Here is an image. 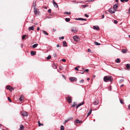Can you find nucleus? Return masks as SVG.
Listing matches in <instances>:
<instances>
[{
    "mask_svg": "<svg viewBox=\"0 0 130 130\" xmlns=\"http://www.w3.org/2000/svg\"><path fill=\"white\" fill-rule=\"evenodd\" d=\"M104 81L105 82H107L109 81L110 82H112L113 80L111 76H105L103 78Z\"/></svg>",
    "mask_w": 130,
    "mask_h": 130,
    "instance_id": "f257e3e1",
    "label": "nucleus"
},
{
    "mask_svg": "<svg viewBox=\"0 0 130 130\" xmlns=\"http://www.w3.org/2000/svg\"><path fill=\"white\" fill-rule=\"evenodd\" d=\"M71 31L74 33H76L78 31V29L75 27H72L71 29Z\"/></svg>",
    "mask_w": 130,
    "mask_h": 130,
    "instance_id": "f03ea898",
    "label": "nucleus"
},
{
    "mask_svg": "<svg viewBox=\"0 0 130 130\" xmlns=\"http://www.w3.org/2000/svg\"><path fill=\"white\" fill-rule=\"evenodd\" d=\"M74 40L76 41H78L80 40L79 38L77 36H75L73 37Z\"/></svg>",
    "mask_w": 130,
    "mask_h": 130,
    "instance_id": "7ed1b4c3",
    "label": "nucleus"
},
{
    "mask_svg": "<svg viewBox=\"0 0 130 130\" xmlns=\"http://www.w3.org/2000/svg\"><path fill=\"white\" fill-rule=\"evenodd\" d=\"M22 115L24 117H27V116L28 114L27 112L25 111H23L21 112Z\"/></svg>",
    "mask_w": 130,
    "mask_h": 130,
    "instance_id": "20e7f679",
    "label": "nucleus"
},
{
    "mask_svg": "<svg viewBox=\"0 0 130 130\" xmlns=\"http://www.w3.org/2000/svg\"><path fill=\"white\" fill-rule=\"evenodd\" d=\"M108 11L109 12L112 14L114 13L115 12V10L112 8L109 9L108 10Z\"/></svg>",
    "mask_w": 130,
    "mask_h": 130,
    "instance_id": "39448f33",
    "label": "nucleus"
},
{
    "mask_svg": "<svg viewBox=\"0 0 130 130\" xmlns=\"http://www.w3.org/2000/svg\"><path fill=\"white\" fill-rule=\"evenodd\" d=\"M66 99L69 103H72V101L71 97L68 96L67 98Z\"/></svg>",
    "mask_w": 130,
    "mask_h": 130,
    "instance_id": "423d86ee",
    "label": "nucleus"
},
{
    "mask_svg": "<svg viewBox=\"0 0 130 130\" xmlns=\"http://www.w3.org/2000/svg\"><path fill=\"white\" fill-rule=\"evenodd\" d=\"M6 88L7 90H9L10 91H11L12 90H14V89L12 87L9 85L6 86Z\"/></svg>",
    "mask_w": 130,
    "mask_h": 130,
    "instance_id": "0eeeda50",
    "label": "nucleus"
},
{
    "mask_svg": "<svg viewBox=\"0 0 130 130\" xmlns=\"http://www.w3.org/2000/svg\"><path fill=\"white\" fill-rule=\"evenodd\" d=\"M35 27V25H33L31 26L30 27L28 28V30L30 31L31 30H34L35 29L34 27Z\"/></svg>",
    "mask_w": 130,
    "mask_h": 130,
    "instance_id": "6e6552de",
    "label": "nucleus"
},
{
    "mask_svg": "<svg viewBox=\"0 0 130 130\" xmlns=\"http://www.w3.org/2000/svg\"><path fill=\"white\" fill-rule=\"evenodd\" d=\"M127 51V49H122L121 50V52L123 54L126 53Z\"/></svg>",
    "mask_w": 130,
    "mask_h": 130,
    "instance_id": "1a4fd4ad",
    "label": "nucleus"
},
{
    "mask_svg": "<svg viewBox=\"0 0 130 130\" xmlns=\"http://www.w3.org/2000/svg\"><path fill=\"white\" fill-rule=\"evenodd\" d=\"M53 4L54 6H55L56 8H58V6L57 4L54 1V0H53Z\"/></svg>",
    "mask_w": 130,
    "mask_h": 130,
    "instance_id": "9d476101",
    "label": "nucleus"
},
{
    "mask_svg": "<svg viewBox=\"0 0 130 130\" xmlns=\"http://www.w3.org/2000/svg\"><path fill=\"white\" fill-rule=\"evenodd\" d=\"M84 103V102L83 101L82 103L78 104L76 106V108L77 109L79 106L83 105Z\"/></svg>",
    "mask_w": 130,
    "mask_h": 130,
    "instance_id": "9b49d317",
    "label": "nucleus"
},
{
    "mask_svg": "<svg viewBox=\"0 0 130 130\" xmlns=\"http://www.w3.org/2000/svg\"><path fill=\"white\" fill-rule=\"evenodd\" d=\"M77 78L75 77H72V78H70V80L71 81H76V80Z\"/></svg>",
    "mask_w": 130,
    "mask_h": 130,
    "instance_id": "f8f14e48",
    "label": "nucleus"
},
{
    "mask_svg": "<svg viewBox=\"0 0 130 130\" xmlns=\"http://www.w3.org/2000/svg\"><path fill=\"white\" fill-rule=\"evenodd\" d=\"M93 28L95 30H99L100 29L99 28L98 26H93Z\"/></svg>",
    "mask_w": 130,
    "mask_h": 130,
    "instance_id": "ddd939ff",
    "label": "nucleus"
},
{
    "mask_svg": "<svg viewBox=\"0 0 130 130\" xmlns=\"http://www.w3.org/2000/svg\"><path fill=\"white\" fill-rule=\"evenodd\" d=\"M76 20H79L81 21H86V19H84L82 18H76L75 19Z\"/></svg>",
    "mask_w": 130,
    "mask_h": 130,
    "instance_id": "4468645a",
    "label": "nucleus"
},
{
    "mask_svg": "<svg viewBox=\"0 0 130 130\" xmlns=\"http://www.w3.org/2000/svg\"><path fill=\"white\" fill-rule=\"evenodd\" d=\"M99 103V101L98 100H96L93 102V104L95 105H96Z\"/></svg>",
    "mask_w": 130,
    "mask_h": 130,
    "instance_id": "2eb2a0df",
    "label": "nucleus"
},
{
    "mask_svg": "<svg viewBox=\"0 0 130 130\" xmlns=\"http://www.w3.org/2000/svg\"><path fill=\"white\" fill-rule=\"evenodd\" d=\"M119 6L118 4H116L113 6V8L115 10L116 8H117Z\"/></svg>",
    "mask_w": 130,
    "mask_h": 130,
    "instance_id": "dca6fc26",
    "label": "nucleus"
},
{
    "mask_svg": "<svg viewBox=\"0 0 130 130\" xmlns=\"http://www.w3.org/2000/svg\"><path fill=\"white\" fill-rule=\"evenodd\" d=\"M30 54L31 56H33L36 54V52L35 51H31V52Z\"/></svg>",
    "mask_w": 130,
    "mask_h": 130,
    "instance_id": "f3484780",
    "label": "nucleus"
},
{
    "mask_svg": "<svg viewBox=\"0 0 130 130\" xmlns=\"http://www.w3.org/2000/svg\"><path fill=\"white\" fill-rule=\"evenodd\" d=\"M91 112H92V109H91L90 110H89V112H88V113L87 115V117H88L89 115H90L91 114Z\"/></svg>",
    "mask_w": 130,
    "mask_h": 130,
    "instance_id": "a211bd4d",
    "label": "nucleus"
},
{
    "mask_svg": "<svg viewBox=\"0 0 130 130\" xmlns=\"http://www.w3.org/2000/svg\"><path fill=\"white\" fill-rule=\"evenodd\" d=\"M38 45V44L37 43L35 44L32 45V47L33 48H36L37 46Z\"/></svg>",
    "mask_w": 130,
    "mask_h": 130,
    "instance_id": "6ab92c4d",
    "label": "nucleus"
},
{
    "mask_svg": "<svg viewBox=\"0 0 130 130\" xmlns=\"http://www.w3.org/2000/svg\"><path fill=\"white\" fill-rule=\"evenodd\" d=\"M63 46H67V44L66 41H63Z\"/></svg>",
    "mask_w": 130,
    "mask_h": 130,
    "instance_id": "aec40b11",
    "label": "nucleus"
},
{
    "mask_svg": "<svg viewBox=\"0 0 130 130\" xmlns=\"http://www.w3.org/2000/svg\"><path fill=\"white\" fill-rule=\"evenodd\" d=\"M36 6V1H34L33 2V6L35 8Z\"/></svg>",
    "mask_w": 130,
    "mask_h": 130,
    "instance_id": "412c9836",
    "label": "nucleus"
},
{
    "mask_svg": "<svg viewBox=\"0 0 130 130\" xmlns=\"http://www.w3.org/2000/svg\"><path fill=\"white\" fill-rule=\"evenodd\" d=\"M24 128V127L23 125L21 124L20 125V129H23Z\"/></svg>",
    "mask_w": 130,
    "mask_h": 130,
    "instance_id": "4be33fe9",
    "label": "nucleus"
},
{
    "mask_svg": "<svg viewBox=\"0 0 130 130\" xmlns=\"http://www.w3.org/2000/svg\"><path fill=\"white\" fill-rule=\"evenodd\" d=\"M38 125L39 126H43V124L40 123V121H38Z\"/></svg>",
    "mask_w": 130,
    "mask_h": 130,
    "instance_id": "5701e85b",
    "label": "nucleus"
},
{
    "mask_svg": "<svg viewBox=\"0 0 130 130\" xmlns=\"http://www.w3.org/2000/svg\"><path fill=\"white\" fill-rule=\"evenodd\" d=\"M42 31L44 34H45L46 35H48V34L46 31H45L44 30H42Z\"/></svg>",
    "mask_w": 130,
    "mask_h": 130,
    "instance_id": "b1692460",
    "label": "nucleus"
},
{
    "mask_svg": "<svg viewBox=\"0 0 130 130\" xmlns=\"http://www.w3.org/2000/svg\"><path fill=\"white\" fill-rule=\"evenodd\" d=\"M34 14L35 15H36L37 13V11L36 10V9H35V8H34Z\"/></svg>",
    "mask_w": 130,
    "mask_h": 130,
    "instance_id": "393cba45",
    "label": "nucleus"
},
{
    "mask_svg": "<svg viewBox=\"0 0 130 130\" xmlns=\"http://www.w3.org/2000/svg\"><path fill=\"white\" fill-rule=\"evenodd\" d=\"M116 62L117 63H119L120 62V59L119 58H117L116 60Z\"/></svg>",
    "mask_w": 130,
    "mask_h": 130,
    "instance_id": "a878e982",
    "label": "nucleus"
},
{
    "mask_svg": "<svg viewBox=\"0 0 130 130\" xmlns=\"http://www.w3.org/2000/svg\"><path fill=\"white\" fill-rule=\"evenodd\" d=\"M77 105V103L76 102H74L73 103V104L72 105V107H74L75 106H76Z\"/></svg>",
    "mask_w": 130,
    "mask_h": 130,
    "instance_id": "bb28decb",
    "label": "nucleus"
},
{
    "mask_svg": "<svg viewBox=\"0 0 130 130\" xmlns=\"http://www.w3.org/2000/svg\"><path fill=\"white\" fill-rule=\"evenodd\" d=\"M89 71V70L88 69H85L84 71L83 72H81L80 73L81 74H83L85 72H88Z\"/></svg>",
    "mask_w": 130,
    "mask_h": 130,
    "instance_id": "cd10ccee",
    "label": "nucleus"
},
{
    "mask_svg": "<svg viewBox=\"0 0 130 130\" xmlns=\"http://www.w3.org/2000/svg\"><path fill=\"white\" fill-rule=\"evenodd\" d=\"M64 126L63 125H62L60 127V130H64Z\"/></svg>",
    "mask_w": 130,
    "mask_h": 130,
    "instance_id": "c85d7f7f",
    "label": "nucleus"
},
{
    "mask_svg": "<svg viewBox=\"0 0 130 130\" xmlns=\"http://www.w3.org/2000/svg\"><path fill=\"white\" fill-rule=\"evenodd\" d=\"M126 67L128 69L130 68V65L128 64H127L126 65Z\"/></svg>",
    "mask_w": 130,
    "mask_h": 130,
    "instance_id": "c756f323",
    "label": "nucleus"
},
{
    "mask_svg": "<svg viewBox=\"0 0 130 130\" xmlns=\"http://www.w3.org/2000/svg\"><path fill=\"white\" fill-rule=\"evenodd\" d=\"M65 20L66 22H68L70 21V19L69 18H66Z\"/></svg>",
    "mask_w": 130,
    "mask_h": 130,
    "instance_id": "7c9ffc66",
    "label": "nucleus"
},
{
    "mask_svg": "<svg viewBox=\"0 0 130 130\" xmlns=\"http://www.w3.org/2000/svg\"><path fill=\"white\" fill-rule=\"evenodd\" d=\"M51 58V56L50 55H49L46 58L47 60L50 59Z\"/></svg>",
    "mask_w": 130,
    "mask_h": 130,
    "instance_id": "2f4dec72",
    "label": "nucleus"
},
{
    "mask_svg": "<svg viewBox=\"0 0 130 130\" xmlns=\"http://www.w3.org/2000/svg\"><path fill=\"white\" fill-rule=\"evenodd\" d=\"M94 44L96 45H99L100 44V43L97 42H94Z\"/></svg>",
    "mask_w": 130,
    "mask_h": 130,
    "instance_id": "473e14b6",
    "label": "nucleus"
},
{
    "mask_svg": "<svg viewBox=\"0 0 130 130\" xmlns=\"http://www.w3.org/2000/svg\"><path fill=\"white\" fill-rule=\"evenodd\" d=\"M124 81V79H121L119 81V83H121Z\"/></svg>",
    "mask_w": 130,
    "mask_h": 130,
    "instance_id": "72a5a7b5",
    "label": "nucleus"
},
{
    "mask_svg": "<svg viewBox=\"0 0 130 130\" xmlns=\"http://www.w3.org/2000/svg\"><path fill=\"white\" fill-rule=\"evenodd\" d=\"M76 123H80V122H79V120L78 119L76 120Z\"/></svg>",
    "mask_w": 130,
    "mask_h": 130,
    "instance_id": "f704fd0d",
    "label": "nucleus"
},
{
    "mask_svg": "<svg viewBox=\"0 0 130 130\" xmlns=\"http://www.w3.org/2000/svg\"><path fill=\"white\" fill-rule=\"evenodd\" d=\"M64 14H71V12H66L64 13Z\"/></svg>",
    "mask_w": 130,
    "mask_h": 130,
    "instance_id": "c9c22d12",
    "label": "nucleus"
},
{
    "mask_svg": "<svg viewBox=\"0 0 130 130\" xmlns=\"http://www.w3.org/2000/svg\"><path fill=\"white\" fill-rule=\"evenodd\" d=\"M26 36V35H24L23 36H22V39H24L25 38V37Z\"/></svg>",
    "mask_w": 130,
    "mask_h": 130,
    "instance_id": "e433bc0d",
    "label": "nucleus"
},
{
    "mask_svg": "<svg viewBox=\"0 0 130 130\" xmlns=\"http://www.w3.org/2000/svg\"><path fill=\"white\" fill-rule=\"evenodd\" d=\"M113 22L115 24H117L118 23V22L116 20H114Z\"/></svg>",
    "mask_w": 130,
    "mask_h": 130,
    "instance_id": "4c0bfd02",
    "label": "nucleus"
},
{
    "mask_svg": "<svg viewBox=\"0 0 130 130\" xmlns=\"http://www.w3.org/2000/svg\"><path fill=\"white\" fill-rule=\"evenodd\" d=\"M111 86H110L109 87L108 89L109 91H111Z\"/></svg>",
    "mask_w": 130,
    "mask_h": 130,
    "instance_id": "58836bf2",
    "label": "nucleus"
},
{
    "mask_svg": "<svg viewBox=\"0 0 130 130\" xmlns=\"http://www.w3.org/2000/svg\"><path fill=\"white\" fill-rule=\"evenodd\" d=\"M70 120V119H68L67 120H66L65 121L64 123L65 124L66 123L67 121H68Z\"/></svg>",
    "mask_w": 130,
    "mask_h": 130,
    "instance_id": "ea45409f",
    "label": "nucleus"
},
{
    "mask_svg": "<svg viewBox=\"0 0 130 130\" xmlns=\"http://www.w3.org/2000/svg\"><path fill=\"white\" fill-rule=\"evenodd\" d=\"M59 69L60 70H62V69H63V68L61 66H60L59 67Z\"/></svg>",
    "mask_w": 130,
    "mask_h": 130,
    "instance_id": "a19ab883",
    "label": "nucleus"
},
{
    "mask_svg": "<svg viewBox=\"0 0 130 130\" xmlns=\"http://www.w3.org/2000/svg\"><path fill=\"white\" fill-rule=\"evenodd\" d=\"M87 51H88V52H90V53H92V52L91 51V50H90L89 48H88V49Z\"/></svg>",
    "mask_w": 130,
    "mask_h": 130,
    "instance_id": "79ce46f5",
    "label": "nucleus"
},
{
    "mask_svg": "<svg viewBox=\"0 0 130 130\" xmlns=\"http://www.w3.org/2000/svg\"><path fill=\"white\" fill-rule=\"evenodd\" d=\"M87 5H82V7H87Z\"/></svg>",
    "mask_w": 130,
    "mask_h": 130,
    "instance_id": "37998d69",
    "label": "nucleus"
},
{
    "mask_svg": "<svg viewBox=\"0 0 130 130\" xmlns=\"http://www.w3.org/2000/svg\"><path fill=\"white\" fill-rule=\"evenodd\" d=\"M51 9H49L48 10V13H50L51 12Z\"/></svg>",
    "mask_w": 130,
    "mask_h": 130,
    "instance_id": "c03bdc74",
    "label": "nucleus"
},
{
    "mask_svg": "<svg viewBox=\"0 0 130 130\" xmlns=\"http://www.w3.org/2000/svg\"><path fill=\"white\" fill-rule=\"evenodd\" d=\"M62 62H65L66 61V60L65 59H63L62 60Z\"/></svg>",
    "mask_w": 130,
    "mask_h": 130,
    "instance_id": "a18cd8bd",
    "label": "nucleus"
},
{
    "mask_svg": "<svg viewBox=\"0 0 130 130\" xmlns=\"http://www.w3.org/2000/svg\"><path fill=\"white\" fill-rule=\"evenodd\" d=\"M64 38V37L63 36H62V37H60L59 39H63Z\"/></svg>",
    "mask_w": 130,
    "mask_h": 130,
    "instance_id": "49530a36",
    "label": "nucleus"
},
{
    "mask_svg": "<svg viewBox=\"0 0 130 130\" xmlns=\"http://www.w3.org/2000/svg\"><path fill=\"white\" fill-rule=\"evenodd\" d=\"M19 100L21 101L23 100V99L22 98H21V97H20L19 99Z\"/></svg>",
    "mask_w": 130,
    "mask_h": 130,
    "instance_id": "de8ad7c7",
    "label": "nucleus"
},
{
    "mask_svg": "<svg viewBox=\"0 0 130 130\" xmlns=\"http://www.w3.org/2000/svg\"><path fill=\"white\" fill-rule=\"evenodd\" d=\"M120 103L122 104H123L124 103L120 99Z\"/></svg>",
    "mask_w": 130,
    "mask_h": 130,
    "instance_id": "09e8293b",
    "label": "nucleus"
},
{
    "mask_svg": "<svg viewBox=\"0 0 130 130\" xmlns=\"http://www.w3.org/2000/svg\"><path fill=\"white\" fill-rule=\"evenodd\" d=\"M8 100H9V101L10 102H11V100H10L9 98V97H8Z\"/></svg>",
    "mask_w": 130,
    "mask_h": 130,
    "instance_id": "8fccbe9b",
    "label": "nucleus"
},
{
    "mask_svg": "<svg viewBox=\"0 0 130 130\" xmlns=\"http://www.w3.org/2000/svg\"><path fill=\"white\" fill-rule=\"evenodd\" d=\"M94 0H89L88 1L89 2H91L93 1Z\"/></svg>",
    "mask_w": 130,
    "mask_h": 130,
    "instance_id": "3c124183",
    "label": "nucleus"
},
{
    "mask_svg": "<svg viewBox=\"0 0 130 130\" xmlns=\"http://www.w3.org/2000/svg\"><path fill=\"white\" fill-rule=\"evenodd\" d=\"M85 16L86 17H87V18L88 17H89L88 15H87V14H85Z\"/></svg>",
    "mask_w": 130,
    "mask_h": 130,
    "instance_id": "603ef678",
    "label": "nucleus"
},
{
    "mask_svg": "<svg viewBox=\"0 0 130 130\" xmlns=\"http://www.w3.org/2000/svg\"><path fill=\"white\" fill-rule=\"evenodd\" d=\"M75 69L77 71H78V69L77 68V67H76L75 68Z\"/></svg>",
    "mask_w": 130,
    "mask_h": 130,
    "instance_id": "864d4df0",
    "label": "nucleus"
},
{
    "mask_svg": "<svg viewBox=\"0 0 130 130\" xmlns=\"http://www.w3.org/2000/svg\"><path fill=\"white\" fill-rule=\"evenodd\" d=\"M84 82L83 79H82L80 81V83H83Z\"/></svg>",
    "mask_w": 130,
    "mask_h": 130,
    "instance_id": "5fc2aeb1",
    "label": "nucleus"
},
{
    "mask_svg": "<svg viewBox=\"0 0 130 130\" xmlns=\"http://www.w3.org/2000/svg\"><path fill=\"white\" fill-rule=\"evenodd\" d=\"M73 3H78V2H76L75 1H73Z\"/></svg>",
    "mask_w": 130,
    "mask_h": 130,
    "instance_id": "6e6d98bb",
    "label": "nucleus"
},
{
    "mask_svg": "<svg viewBox=\"0 0 130 130\" xmlns=\"http://www.w3.org/2000/svg\"><path fill=\"white\" fill-rule=\"evenodd\" d=\"M53 56H54V57H56V54L54 53V54H53Z\"/></svg>",
    "mask_w": 130,
    "mask_h": 130,
    "instance_id": "4d7b16f0",
    "label": "nucleus"
},
{
    "mask_svg": "<svg viewBox=\"0 0 130 130\" xmlns=\"http://www.w3.org/2000/svg\"><path fill=\"white\" fill-rule=\"evenodd\" d=\"M128 108L130 110V105H129L128 106Z\"/></svg>",
    "mask_w": 130,
    "mask_h": 130,
    "instance_id": "13d9d810",
    "label": "nucleus"
},
{
    "mask_svg": "<svg viewBox=\"0 0 130 130\" xmlns=\"http://www.w3.org/2000/svg\"><path fill=\"white\" fill-rule=\"evenodd\" d=\"M128 12L129 14H130V8H129V9L128 10Z\"/></svg>",
    "mask_w": 130,
    "mask_h": 130,
    "instance_id": "bf43d9fd",
    "label": "nucleus"
},
{
    "mask_svg": "<svg viewBox=\"0 0 130 130\" xmlns=\"http://www.w3.org/2000/svg\"><path fill=\"white\" fill-rule=\"evenodd\" d=\"M120 1L122 2H123L124 1V0H120Z\"/></svg>",
    "mask_w": 130,
    "mask_h": 130,
    "instance_id": "052dcab7",
    "label": "nucleus"
},
{
    "mask_svg": "<svg viewBox=\"0 0 130 130\" xmlns=\"http://www.w3.org/2000/svg\"><path fill=\"white\" fill-rule=\"evenodd\" d=\"M53 31L55 32V31H56V29H53Z\"/></svg>",
    "mask_w": 130,
    "mask_h": 130,
    "instance_id": "680f3d73",
    "label": "nucleus"
},
{
    "mask_svg": "<svg viewBox=\"0 0 130 130\" xmlns=\"http://www.w3.org/2000/svg\"><path fill=\"white\" fill-rule=\"evenodd\" d=\"M102 19L103 18H104V15L103 14L102 15Z\"/></svg>",
    "mask_w": 130,
    "mask_h": 130,
    "instance_id": "e2e57ef3",
    "label": "nucleus"
},
{
    "mask_svg": "<svg viewBox=\"0 0 130 130\" xmlns=\"http://www.w3.org/2000/svg\"><path fill=\"white\" fill-rule=\"evenodd\" d=\"M123 86H124V85H121L120 86V87H123Z\"/></svg>",
    "mask_w": 130,
    "mask_h": 130,
    "instance_id": "0e129e2a",
    "label": "nucleus"
},
{
    "mask_svg": "<svg viewBox=\"0 0 130 130\" xmlns=\"http://www.w3.org/2000/svg\"><path fill=\"white\" fill-rule=\"evenodd\" d=\"M73 119V118L72 117H70V118L69 119H70V120H71L72 119Z\"/></svg>",
    "mask_w": 130,
    "mask_h": 130,
    "instance_id": "69168bd1",
    "label": "nucleus"
},
{
    "mask_svg": "<svg viewBox=\"0 0 130 130\" xmlns=\"http://www.w3.org/2000/svg\"><path fill=\"white\" fill-rule=\"evenodd\" d=\"M23 97H24L22 95L21 96V97H21V98H23Z\"/></svg>",
    "mask_w": 130,
    "mask_h": 130,
    "instance_id": "338daca9",
    "label": "nucleus"
},
{
    "mask_svg": "<svg viewBox=\"0 0 130 130\" xmlns=\"http://www.w3.org/2000/svg\"><path fill=\"white\" fill-rule=\"evenodd\" d=\"M87 80H90V78H87Z\"/></svg>",
    "mask_w": 130,
    "mask_h": 130,
    "instance_id": "774afa93",
    "label": "nucleus"
}]
</instances>
